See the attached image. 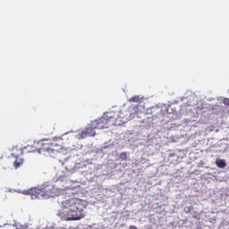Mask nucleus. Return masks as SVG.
<instances>
[{"instance_id":"obj_1","label":"nucleus","mask_w":229,"mask_h":229,"mask_svg":"<svg viewBox=\"0 0 229 229\" xmlns=\"http://www.w3.org/2000/svg\"><path fill=\"white\" fill-rule=\"evenodd\" d=\"M61 210L57 216L63 221H81L85 217L84 210L86 208L85 201L78 198H70L63 200Z\"/></svg>"},{"instance_id":"obj_2","label":"nucleus","mask_w":229,"mask_h":229,"mask_svg":"<svg viewBox=\"0 0 229 229\" xmlns=\"http://www.w3.org/2000/svg\"><path fill=\"white\" fill-rule=\"evenodd\" d=\"M29 194H31L32 198L34 197L38 199H49V198L56 196V188L53 184H47L41 188H31L29 191Z\"/></svg>"},{"instance_id":"obj_3","label":"nucleus","mask_w":229,"mask_h":229,"mask_svg":"<svg viewBox=\"0 0 229 229\" xmlns=\"http://www.w3.org/2000/svg\"><path fill=\"white\" fill-rule=\"evenodd\" d=\"M112 119H114V116L111 115V114H104L101 118L92 121L91 126L96 130L108 128V126H110V123H112Z\"/></svg>"},{"instance_id":"obj_4","label":"nucleus","mask_w":229,"mask_h":229,"mask_svg":"<svg viewBox=\"0 0 229 229\" xmlns=\"http://www.w3.org/2000/svg\"><path fill=\"white\" fill-rule=\"evenodd\" d=\"M39 153H43L44 155L47 153L49 157H53L55 155V152L56 151L55 148L57 145L55 142H53L49 140H43L39 142Z\"/></svg>"},{"instance_id":"obj_5","label":"nucleus","mask_w":229,"mask_h":229,"mask_svg":"<svg viewBox=\"0 0 229 229\" xmlns=\"http://www.w3.org/2000/svg\"><path fill=\"white\" fill-rule=\"evenodd\" d=\"M23 153L24 152H23L22 148H17V147L13 148V156L15 157V158H16V160L13 163L15 169H19V167H21V165H22L24 159H22L19 157H22Z\"/></svg>"},{"instance_id":"obj_6","label":"nucleus","mask_w":229,"mask_h":229,"mask_svg":"<svg viewBox=\"0 0 229 229\" xmlns=\"http://www.w3.org/2000/svg\"><path fill=\"white\" fill-rule=\"evenodd\" d=\"M94 130H96V128L92 127L91 124L85 129L88 137H94V135H96V131Z\"/></svg>"},{"instance_id":"obj_7","label":"nucleus","mask_w":229,"mask_h":229,"mask_svg":"<svg viewBox=\"0 0 229 229\" xmlns=\"http://www.w3.org/2000/svg\"><path fill=\"white\" fill-rule=\"evenodd\" d=\"M216 165L220 169H225L226 167V162L223 159H216Z\"/></svg>"},{"instance_id":"obj_8","label":"nucleus","mask_w":229,"mask_h":229,"mask_svg":"<svg viewBox=\"0 0 229 229\" xmlns=\"http://www.w3.org/2000/svg\"><path fill=\"white\" fill-rule=\"evenodd\" d=\"M129 101L131 103H139V101H140V97L139 96L132 97L129 99Z\"/></svg>"},{"instance_id":"obj_9","label":"nucleus","mask_w":229,"mask_h":229,"mask_svg":"<svg viewBox=\"0 0 229 229\" xmlns=\"http://www.w3.org/2000/svg\"><path fill=\"white\" fill-rule=\"evenodd\" d=\"M89 135L87 134V131H83L81 133L79 134L78 139H87Z\"/></svg>"},{"instance_id":"obj_10","label":"nucleus","mask_w":229,"mask_h":229,"mask_svg":"<svg viewBox=\"0 0 229 229\" xmlns=\"http://www.w3.org/2000/svg\"><path fill=\"white\" fill-rule=\"evenodd\" d=\"M121 160H128V154L126 152H123L120 154Z\"/></svg>"},{"instance_id":"obj_11","label":"nucleus","mask_w":229,"mask_h":229,"mask_svg":"<svg viewBox=\"0 0 229 229\" xmlns=\"http://www.w3.org/2000/svg\"><path fill=\"white\" fill-rule=\"evenodd\" d=\"M223 103H224V105H225L226 106H229V98H224V99H223Z\"/></svg>"},{"instance_id":"obj_12","label":"nucleus","mask_w":229,"mask_h":229,"mask_svg":"<svg viewBox=\"0 0 229 229\" xmlns=\"http://www.w3.org/2000/svg\"><path fill=\"white\" fill-rule=\"evenodd\" d=\"M129 229H137V226H135V225H131V226L129 227Z\"/></svg>"}]
</instances>
